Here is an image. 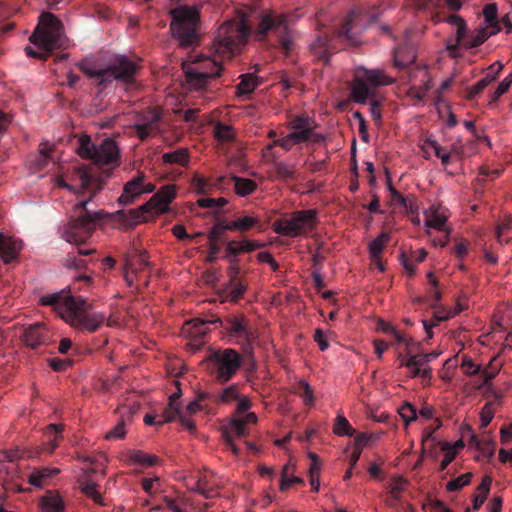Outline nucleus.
Listing matches in <instances>:
<instances>
[{"mask_svg": "<svg viewBox=\"0 0 512 512\" xmlns=\"http://www.w3.org/2000/svg\"><path fill=\"white\" fill-rule=\"evenodd\" d=\"M77 180L79 187L83 191L90 192V196L88 200H82L74 206L73 214L62 228L61 235L67 242L79 246L91 237L98 221L104 217L105 213L103 210L90 211L87 208L88 202L102 189L103 180L86 168L78 169Z\"/></svg>", "mask_w": 512, "mask_h": 512, "instance_id": "obj_1", "label": "nucleus"}, {"mask_svg": "<svg viewBox=\"0 0 512 512\" xmlns=\"http://www.w3.org/2000/svg\"><path fill=\"white\" fill-rule=\"evenodd\" d=\"M41 303L52 306L65 322L82 332L94 333L106 320L104 313L91 311V304L81 296L49 294L41 298Z\"/></svg>", "mask_w": 512, "mask_h": 512, "instance_id": "obj_2", "label": "nucleus"}, {"mask_svg": "<svg viewBox=\"0 0 512 512\" xmlns=\"http://www.w3.org/2000/svg\"><path fill=\"white\" fill-rule=\"evenodd\" d=\"M78 68L88 77L94 79L101 88H106L113 81L132 84L139 69L138 65L125 55L116 56L106 68H99L92 59H83Z\"/></svg>", "mask_w": 512, "mask_h": 512, "instance_id": "obj_3", "label": "nucleus"}, {"mask_svg": "<svg viewBox=\"0 0 512 512\" xmlns=\"http://www.w3.org/2000/svg\"><path fill=\"white\" fill-rule=\"evenodd\" d=\"M29 40L41 51H36L27 46L25 48L27 56L46 60L54 49L63 45V25L61 21L52 13H43Z\"/></svg>", "mask_w": 512, "mask_h": 512, "instance_id": "obj_4", "label": "nucleus"}, {"mask_svg": "<svg viewBox=\"0 0 512 512\" xmlns=\"http://www.w3.org/2000/svg\"><path fill=\"white\" fill-rule=\"evenodd\" d=\"M175 197V187L173 185H166L161 187L148 202L139 206L137 209H130L128 211L119 210L116 212L115 216L123 225L132 227L147 221L150 217L167 212L169 204Z\"/></svg>", "mask_w": 512, "mask_h": 512, "instance_id": "obj_5", "label": "nucleus"}, {"mask_svg": "<svg viewBox=\"0 0 512 512\" xmlns=\"http://www.w3.org/2000/svg\"><path fill=\"white\" fill-rule=\"evenodd\" d=\"M249 34L250 28L244 19L224 22L213 40L215 54L221 59H230L240 51Z\"/></svg>", "mask_w": 512, "mask_h": 512, "instance_id": "obj_6", "label": "nucleus"}, {"mask_svg": "<svg viewBox=\"0 0 512 512\" xmlns=\"http://www.w3.org/2000/svg\"><path fill=\"white\" fill-rule=\"evenodd\" d=\"M186 82L190 89L206 88L210 81L220 76L222 61L207 55H194L182 64Z\"/></svg>", "mask_w": 512, "mask_h": 512, "instance_id": "obj_7", "label": "nucleus"}, {"mask_svg": "<svg viewBox=\"0 0 512 512\" xmlns=\"http://www.w3.org/2000/svg\"><path fill=\"white\" fill-rule=\"evenodd\" d=\"M170 16V29L179 44L188 47L196 43L197 27L200 20L198 10L189 6H179L170 11Z\"/></svg>", "mask_w": 512, "mask_h": 512, "instance_id": "obj_8", "label": "nucleus"}, {"mask_svg": "<svg viewBox=\"0 0 512 512\" xmlns=\"http://www.w3.org/2000/svg\"><path fill=\"white\" fill-rule=\"evenodd\" d=\"M205 362L210 375L218 383L225 384L240 370L243 358L235 349L225 348L211 352Z\"/></svg>", "mask_w": 512, "mask_h": 512, "instance_id": "obj_9", "label": "nucleus"}, {"mask_svg": "<svg viewBox=\"0 0 512 512\" xmlns=\"http://www.w3.org/2000/svg\"><path fill=\"white\" fill-rule=\"evenodd\" d=\"M194 328L197 334H205L203 327L206 324H216L224 328L228 335L237 340L245 349L251 348V343L256 339V331L250 326L249 320L244 315L230 316L226 320L216 317L211 320L195 319Z\"/></svg>", "mask_w": 512, "mask_h": 512, "instance_id": "obj_10", "label": "nucleus"}, {"mask_svg": "<svg viewBox=\"0 0 512 512\" xmlns=\"http://www.w3.org/2000/svg\"><path fill=\"white\" fill-rule=\"evenodd\" d=\"M78 143L77 153L81 158L92 160L99 165L119 166L120 149L112 138H105L99 145H95L88 135H82Z\"/></svg>", "mask_w": 512, "mask_h": 512, "instance_id": "obj_11", "label": "nucleus"}, {"mask_svg": "<svg viewBox=\"0 0 512 512\" xmlns=\"http://www.w3.org/2000/svg\"><path fill=\"white\" fill-rule=\"evenodd\" d=\"M317 224V213L313 209L298 210L289 217H282L274 221L273 230L275 233L296 238L305 236L313 231Z\"/></svg>", "mask_w": 512, "mask_h": 512, "instance_id": "obj_12", "label": "nucleus"}, {"mask_svg": "<svg viewBox=\"0 0 512 512\" xmlns=\"http://www.w3.org/2000/svg\"><path fill=\"white\" fill-rule=\"evenodd\" d=\"M289 25L290 17L288 15L269 12L261 17L257 27V35L261 39L275 36L283 52L288 53L292 46L289 38Z\"/></svg>", "mask_w": 512, "mask_h": 512, "instance_id": "obj_13", "label": "nucleus"}, {"mask_svg": "<svg viewBox=\"0 0 512 512\" xmlns=\"http://www.w3.org/2000/svg\"><path fill=\"white\" fill-rule=\"evenodd\" d=\"M146 176L138 173L137 176L129 180L123 187V192L118 198L119 204L129 205L135 202L142 194L151 193L155 186L152 183H145Z\"/></svg>", "mask_w": 512, "mask_h": 512, "instance_id": "obj_14", "label": "nucleus"}, {"mask_svg": "<svg viewBox=\"0 0 512 512\" xmlns=\"http://www.w3.org/2000/svg\"><path fill=\"white\" fill-rule=\"evenodd\" d=\"M361 12V10L356 9L352 10L347 15L341 27H339L336 31L337 37L346 40L351 45H356L359 42L358 34L360 28H358V24L361 18Z\"/></svg>", "mask_w": 512, "mask_h": 512, "instance_id": "obj_15", "label": "nucleus"}, {"mask_svg": "<svg viewBox=\"0 0 512 512\" xmlns=\"http://www.w3.org/2000/svg\"><path fill=\"white\" fill-rule=\"evenodd\" d=\"M246 434V421L243 418H233L223 432L225 444L235 455L240 453V449L234 442L235 437H243Z\"/></svg>", "mask_w": 512, "mask_h": 512, "instance_id": "obj_16", "label": "nucleus"}, {"mask_svg": "<svg viewBox=\"0 0 512 512\" xmlns=\"http://www.w3.org/2000/svg\"><path fill=\"white\" fill-rule=\"evenodd\" d=\"M351 95L355 102L365 104L367 100H373L375 89L362 77L356 76L351 86Z\"/></svg>", "mask_w": 512, "mask_h": 512, "instance_id": "obj_17", "label": "nucleus"}, {"mask_svg": "<svg viewBox=\"0 0 512 512\" xmlns=\"http://www.w3.org/2000/svg\"><path fill=\"white\" fill-rule=\"evenodd\" d=\"M48 340L44 324L37 323L25 329L23 341L25 345L36 349L40 345L46 344Z\"/></svg>", "mask_w": 512, "mask_h": 512, "instance_id": "obj_18", "label": "nucleus"}, {"mask_svg": "<svg viewBox=\"0 0 512 512\" xmlns=\"http://www.w3.org/2000/svg\"><path fill=\"white\" fill-rule=\"evenodd\" d=\"M416 60V51L412 43L405 41L394 49V65L397 68L404 69Z\"/></svg>", "mask_w": 512, "mask_h": 512, "instance_id": "obj_19", "label": "nucleus"}, {"mask_svg": "<svg viewBox=\"0 0 512 512\" xmlns=\"http://www.w3.org/2000/svg\"><path fill=\"white\" fill-rule=\"evenodd\" d=\"M22 248V242L0 232V257L8 264L17 258Z\"/></svg>", "mask_w": 512, "mask_h": 512, "instance_id": "obj_20", "label": "nucleus"}, {"mask_svg": "<svg viewBox=\"0 0 512 512\" xmlns=\"http://www.w3.org/2000/svg\"><path fill=\"white\" fill-rule=\"evenodd\" d=\"M446 22L449 23L450 25L457 27L455 43L447 45V49L453 56H455L454 51L458 50L460 44L463 45V42L466 41L468 38L467 25L465 20L456 14L448 16Z\"/></svg>", "mask_w": 512, "mask_h": 512, "instance_id": "obj_21", "label": "nucleus"}, {"mask_svg": "<svg viewBox=\"0 0 512 512\" xmlns=\"http://www.w3.org/2000/svg\"><path fill=\"white\" fill-rule=\"evenodd\" d=\"M310 50L319 61L327 63L330 56L335 52L328 43V35L326 32L317 35L316 39L311 43Z\"/></svg>", "mask_w": 512, "mask_h": 512, "instance_id": "obj_22", "label": "nucleus"}, {"mask_svg": "<svg viewBox=\"0 0 512 512\" xmlns=\"http://www.w3.org/2000/svg\"><path fill=\"white\" fill-rule=\"evenodd\" d=\"M160 119L161 115L158 112L153 111L145 122L136 124L134 128L139 139L145 140L154 134L157 130Z\"/></svg>", "mask_w": 512, "mask_h": 512, "instance_id": "obj_23", "label": "nucleus"}, {"mask_svg": "<svg viewBox=\"0 0 512 512\" xmlns=\"http://www.w3.org/2000/svg\"><path fill=\"white\" fill-rule=\"evenodd\" d=\"M60 472L58 468H36L28 476V483L34 487L42 488L46 481Z\"/></svg>", "mask_w": 512, "mask_h": 512, "instance_id": "obj_24", "label": "nucleus"}, {"mask_svg": "<svg viewBox=\"0 0 512 512\" xmlns=\"http://www.w3.org/2000/svg\"><path fill=\"white\" fill-rule=\"evenodd\" d=\"M41 507L44 512H63L64 502L59 493L48 491L41 498Z\"/></svg>", "mask_w": 512, "mask_h": 512, "instance_id": "obj_25", "label": "nucleus"}, {"mask_svg": "<svg viewBox=\"0 0 512 512\" xmlns=\"http://www.w3.org/2000/svg\"><path fill=\"white\" fill-rule=\"evenodd\" d=\"M426 215V226L437 230H443L447 221V216L440 207L431 206Z\"/></svg>", "mask_w": 512, "mask_h": 512, "instance_id": "obj_26", "label": "nucleus"}, {"mask_svg": "<svg viewBox=\"0 0 512 512\" xmlns=\"http://www.w3.org/2000/svg\"><path fill=\"white\" fill-rule=\"evenodd\" d=\"M150 266L145 252H135V255L128 256L125 259L124 270H130L131 273H138Z\"/></svg>", "mask_w": 512, "mask_h": 512, "instance_id": "obj_27", "label": "nucleus"}, {"mask_svg": "<svg viewBox=\"0 0 512 512\" xmlns=\"http://www.w3.org/2000/svg\"><path fill=\"white\" fill-rule=\"evenodd\" d=\"M253 227H257L260 231L263 229L260 224V219L254 216H244L237 220L231 221V225L228 227L229 231H240L247 232Z\"/></svg>", "mask_w": 512, "mask_h": 512, "instance_id": "obj_28", "label": "nucleus"}, {"mask_svg": "<svg viewBox=\"0 0 512 512\" xmlns=\"http://www.w3.org/2000/svg\"><path fill=\"white\" fill-rule=\"evenodd\" d=\"M240 78L241 81L237 85V94L239 96L252 93L261 84L259 78L251 73L243 74Z\"/></svg>", "mask_w": 512, "mask_h": 512, "instance_id": "obj_29", "label": "nucleus"}, {"mask_svg": "<svg viewBox=\"0 0 512 512\" xmlns=\"http://www.w3.org/2000/svg\"><path fill=\"white\" fill-rule=\"evenodd\" d=\"M234 182V189L237 195L241 197L252 194L258 187L254 180L248 178H242L239 176H232Z\"/></svg>", "mask_w": 512, "mask_h": 512, "instance_id": "obj_30", "label": "nucleus"}, {"mask_svg": "<svg viewBox=\"0 0 512 512\" xmlns=\"http://www.w3.org/2000/svg\"><path fill=\"white\" fill-rule=\"evenodd\" d=\"M483 15L487 28H491L490 34H496L501 30L498 21V10L495 3L487 4L483 9Z\"/></svg>", "mask_w": 512, "mask_h": 512, "instance_id": "obj_31", "label": "nucleus"}, {"mask_svg": "<svg viewBox=\"0 0 512 512\" xmlns=\"http://www.w3.org/2000/svg\"><path fill=\"white\" fill-rule=\"evenodd\" d=\"M362 78L374 89L378 86L389 85L394 81L393 78L385 75L380 70H365Z\"/></svg>", "mask_w": 512, "mask_h": 512, "instance_id": "obj_32", "label": "nucleus"}, {"mask_svg": "<svg viewBox=\"0 0 512 512\" xmlns=\"http://www.w3.org/2000/svg\"><path fill=\"white\" fill-rule=\"evenodd\" d=\"M390 239L391 236L389 233L382 232L377 238L369 243V253L372 260H377L381 257V254Z\"/></svg>", "mask_w": 512, "mask_h": 512, "instance_id": "obj_33", "label": "nucleus"}, {"mask_svg": "<svg viewBox=\"0 0 512 512\" xmlns=\"http://www.w3.org/2000/svg\"><path fill=\"white\" fill-rule=\"evenodd\" d=\"M290 139L294 140V143L301 144L307 141H311L312 143H321L324 141V136L320 133H316L313 130H293L290 133Z\"/></svg>", "mask_w": 512, "mask_h": 512, "instance_id": "obj_34", "label": "nucleus"}, {"mask_svg": "<svg viewBox=\"0 0 512 512\" xmlns=\"http://www.w3.org/2000/svg\"><path fill=\"white\" fill-rule=\"evenodd\" d=\"M439 355L440 353L436 351L412 355L406 361L401 360L400 366H405L407 368H412L413 365H418L420 367L428 366L429 362L436 359Z\"/></svg>", "mask_w": 512, "mask_h": 512, "instance_id": "obj_35", "label": "nucleus"}, {"mask_svg": "<svg viewBox=\"0 0 512 512\" xmlns=\"http://www.w3.org/2000/svg\"><path fill=\"white\" fill-rule=\"evenodd\" d=\"M79 486L81 492L88 498L92 499L96 504L104 505L103 498L97 490V485L89 479H80Z\"/></svg>", "mask_w": 512, "mask_h": 512, "instance_id": "obj_36", "label": "nucleus"}, {"mask_svg": "<svg viewBox=\"0 0 512 512\" xmlns=\"http://www.w3.org/2000/svg\"><path fill=\"white\" fill-rule=\"evenodd\" d=\"M491 484H492V478L487 475L484 476L481 483L477 487V491L479 492V494L475 495L473 498V509L474 510L480 509V507L485 502V500L489 494Z\"/></svg>", "mask_w": 512, "mask_h": 512, "instance_id": "obj_37", "label": "nucleus"}, {"mask_svg": "<svg viewBox=\"0 0 512 512\" xmlns=\"http://www.w3.org/2000/svg\"><path fill=\"white\" fill-rule=\"evenodd\" d=\"M162 160L166 164H179L186 166L189 162L188 149L180 148L175 151L167 152L162 155Z\"/></svg>", "mask_w": 512, "mask_h": 512, "instance_id": "obj_38", "label": "nucleus"}, {"mask_svg": "<svg viewBox=\"0 0 512 512\" xmlns=\"http://www.w3.org/2000/svg\"><path fill=\"white\" fill-rule=\"evenodd\" d=\"M64 430V425L62 424H50L47 427V434L49 436L54 435V439L49 440L47 443L44 444L43 450L51 454L54 452V450L58 447V441L62 438V432Z\"/></svg>", "mask_w": 512, "mask_h": 512, "instance_id": "obj_39", "label": "nucleus"}, {"mask_svg": "<svg viewBox=\"0 0 512 512\" xmlns=\"http://www.w3.org/2000/svg\"><path fill=\"white\" fill-rule=\"evenodd\" d=\"M129 460L145 467H152L159 462V458L156 455L147 454L141 450L130 451Z\"/></svg>", "mask_w": 512, "mask_h": 512, "instance_id": "obj_40", "label": "nucleus"}, {"mask_svg": "<svg viewBox=\"0 0 512 512\" xmlns=\"http://www.w3.org/2000/svg\"><path fill=\"white\" fill-rule=\"evenodd\" d=\"M214 137L221 143L232 142L235 137L233 128L222 122H217L213 129Z\"/></svg>", "mask_w": 512, "mask_h": 512, "instance_id": "obj_41", "label": "nucleus"}, {"mask_svg": "<svg viewBox=\"0 0 512 512\" xmlns=\"http://www.w3.org/2000/svg\"><path fill=\"white\" fill-rule=\"evenodd\" d=\"M492 34L488 28H480L475 34L468 36L467 40L463 42V46L467 49H472L483 44Z\"/></svg>", "mask_w": 512, "mask_h": 512, "instance_id": "obj_42", "label": "nucleus"}, {"mask_svg": "<svg viewBox=\"0 0 512 512\" xmlns=\"http://www.w3.org/2000/svg\"><path fill=\"white\" fill-rule=\"evenodd\" d=\"M294 392L300 396L305 405L312 406L314 404V394L308 382L301 380L295 386Z\"/></svg>", "mask_w": 512, "mask_h": 512, "instance_id": "obj_43", "label": "nucleus"}, {"mask_svg": "<svg viewBox=\"0 0 512 512\" xmlns=\"http://www.w3.org/2000/svg\"><path fill=\"white\" fill-rule=\"evenodd\" d=\"M228 288H229V295H230V300L232 302H237L238 300H240L244 293L246 292L247 290V283L243 280V278H240V279H237L235 282L232 281V282H229L228 283Z\"/></svg>", "mask_w": 512, "mask_h": 512, "instance_id": "obj_44", "label": "nucleus"}, {"mask_svg": "<svg viewBox=\"0 0 512 512\" xmlns=\"http://www.w3.org/2000/svg\"><path fill=\"white\" fill-rule=\"evenodd\" d=\"M333 432L338 436H353L355 430L350 425L349 421L343 415L339 414L336 418Z\"/></svg>", "mask_w": 512, "mask_h": 512, "instance_id": "obj_45", "label": "nucleus"}, {"mask_svg": "<svg viewBox=\"0 0 512 512\" xmlns=\"http://www.w3.org/2000/svg\"><path fill=\"white\" fill-rule=\"evenodd\" d=\"M240 396V386L233 384L223 389L217 396V401L220 403H230L237 400Z\"/></svg>", "mask_w": 512, "mask_h": 512, "instance_id": "obj_46", "label": "nucleus"}, {"mask_svg": "<svg viewBox=\"0 0 512 512\" xmlns=\"http://www.w3.org/2000/svg\"><path fill=\"white\" fill-rule=\"evenodd\" d=\"M471 479H472V473H470V472L464 473V474L458 476L457 478L449 481L446 485V489L449 492L458 491L461 488H463L464 486L469 485L471 482Z\"/></svg>", "mask_w": 512, "mask_h": 512, "instance_id": "obj_47", "label": "nucleus"}, {"mask_svg": "<svg viewBox=\"0 0 512 512\" xmlns=\"http://www.w3.org/2000/svg\"><path fill=\"white\" fill-rule=\"evenodd\" d=\"M180 406L168 403V406L164 409L163 413L160 415V419L158 420V424H164L174 421L177 417L179 418V414H181Z\"/></svg>", "mask_w": 512, "mask_h": 512, "instance_id": "obj_48", "label": "nucleus"}, {"mask_svg": "<svg viewBox=\"0 0 512 512\" xmlns=\"http://www.w3.org/2000/svg\"><path fill=\"white\" fill-rule=\"evenodd\" d=\"M275 171L279 178L284 180L295 178V169L293 165H289L283 161L275 162Z\"/></svg>", "mask_w": 512, "mask_h": 512, "instance_id": "obj_49", "label": "nucleus"}, {"mask_svg": "<svg viewBox=\"0 0 512 512\" xmlns=\"http://www.w3.org/2000/svg\"><path fill=\"white\" fill-rule=\"evenodd\" d=\"M441 451L444 452V457L439 465V470L444 471L448 465L455 459L456 451L448 442L441 444Z\"/></svg>", "mask_w": 512, "mask_h": 512, "instance_id": "obj_50", "label": "nucleus"}, {"mask_svg": "<svg viewBox=\"0 0 512 512\" xmlns=\"http://www.w3.org/2000/svg\"><path fill=\"white\" fill-rule=\"evenodd\" d=\"M424 144L430 146L434 150L436 157L441 159L443 165L447 166L450 163V153L445 152L436 140L427 138Z\"/></svg>", "mask_w": 512, "mask_h": 512, "instance_id": "obj_51", "label": "nucleus"}, {"mask_svg": "<svg viewBox=\"0 0 512 512\" xmlns=\"http://www.w3.org/2000/svg\"><path fill=\"white\" fill-rule=\"evenodd\" d=\"M315 122L309 117H296L290 122V128L292 130H313L315 128Z\"/></svg>", "mask_w": 512, "mask_h": 512, "instance_id": "obj_52", "label": "nucleus"}, {"mask_svg": "<svg viewBox=\"0 0 512 512\" xmlns=\"http://www.w3.org/2000/svg\"><path fill=\"white\" fill-rule=\"evenodd\" d=\"M227 203H228L227 199L223 198V197H220V198H217V199L203 197V198H199L196 201V204L198 206H200L202 208H210V209H215V208L223 207Z\"/></svg>", "mask_w": 512, "mask_h": 512, "instance_id": "obj_53", "label": "nucleus"}, {"mask_svg": "<svg viewBox=\"0 0 512 512\" xmlns=\"http://www.w3.org/2000/svg\"><path fill=\"white\" fill-rule=\"evenodd\" d=\"M470 444L479 448L483 452L489 451L490 455L494 454V442L488 437L483 440H479L475 434H472L470 437Z\"/></svg>", "mask_w": 512, "mask_h": 512, "instance_id": "obj_54", "label": "nucleus"}, {"mask_svg": "<svg viewBox=\"0 0 512 512\" xmlns=\"http://www.w3.org/2000/svg\"><path fill=\"white\" fill-rule=\"evenodd\" d=\"M191 185L198 194H207L211 189L209 181L199 175L192 178Z\"/></svg>", "mask_w": 512, "mask_h": 512, "instance_id": "obj_55", "label": "nucleus"}, {"mask_svg": "<svg viewBox=\"0 0 512 512\" xmlns=\"http://www.w3.org/2000/svg\"><path fill=\"white\" fill-rule=\"evenodd\" d=\"M288 469H289V466L288 465H285L282 469V474H281V483H280V490L281 491H286L289 489V487L292 485V484H296V483H303V480L299 477H296V476H293V477H288Z\"/></svg>", "mask_w": 512, "mask_h": 512, "instance_id": "obj_56", "label": "nucleus"}, {"mask_svg": "<svg viewBox=\"0 0 512 512\" xmlns=\"http://www.w3.org/2000/svg\"><path fill=\"white\" fill-rule=\"evenodd\" d=\"M489 85V79L488 78H482L480 79L476 84L469 87L467 89L466 98L469 101H472L475 99V97L480 94L487 86Z\"/></svg>", "mask_w": 512, "mask_h": 512, "instance_id": "obj_57", "label": "nucleus"}, {"mask_svg": "<svg viewBox=\"0 0 512 512\" xmlns=\"http://www.w3.org/2000/svg\"><path fill=\"white\" fill-rule=\"evenodd\" d=\"M512 84V73L506 76L497 86L496 90L491 96V102L497 101L511 86Z\"/></svg>", "mask_w": 512, "mask_h": 512, "instance_id": "obj_58", "label": "nucleus"}, {"mask_svg": "<svg viewBox=\"0 0 512 512\" xmlns=\"http://www.w3.org/2000/svg\"><path fill=\"white\" fill-rule=\"evenodd\" d=\"M378 329L384 333L393 335L398 343H404L406 341L404 335L397 331L396 328L390 323L380 321L378 323Z\"/></svg>", "mask_w": 512, "mask_h": 512, "instance_id": "obj_59", "label": "nucleus"}, {"mask_svg": "<svg viewBox=\"0 0 512 512\" xmlns=\"http://www.w3.org/2000/svg\"><path fill=\"white\" fill-rule=\"evenodd\" d=\"M429 283L433 286V288L429 291L430 297L433 300V303L431 304L432 308H437V303L441 300V292L437 289L438 281L434 277L432 272H429L427 274Z\"/></svg>", "mask_w": 512, "mask_h": 512, "instance_id": "obj_60", "label": "nucleus"}, {"mask_svg": "<svg viewBox=\"0 0 512 512\" xmlns=\"http://www.w3.org/2000/svg\"><path fill=\"white\" fill-rule=\"evenodd\" d=\"M126 435V430H125V422L123 419H121L117 425L112 428L109 432H107L105 438L107 440H119V439H123Z\"/></svg>", "mask_w": 512, "mask_h": 512, "instance_id": "obj_61", "label": "nucleus"}, {"mask_svg": "<svg viewBox=\"0 0 512 512\" xmlns=\"http://www.w3.org/2000/svg\"><path fill=\"white\" fill-rule=\"evenodd\" d=\"M399 414L407 424L417 418L416 408L409 403H405L400 407Z\"/></svg>", "mask_w": 512, "mask_h": 512, "instance_id": "obj_62", "label": "nucleus"}, {"mask_svg": "<svg viewBox=\"0 0 512 512\" xmlns=\"http://www.w3.org/2000/svg\"><path fill=\"white\" fill-rule=\"evenodd\" d=\"M226 258L229 259V261L232 260H238L237 256L242 253L240 242L232 240L229 241L226 245Z\"/></svg>", "mask_w": 512, "mask_h": 512, "instance_id": "obj_63", "label": "nucleus"}, {"mask_svg": "<svg viewBox=\"0 0 512 512\" xmlns=\"http://www.w3.org/2000/svg\"><path fill=\"white\" fill-rule=\"evenodd\" d=\"M65 266L69 269L81 270L86 267V261L69 253L65 259Z\"/></svg>", "mask_w": 512, "mask_h": 512, "instance_id": "obj_64", "label": "nucleus"}]
</instances>
